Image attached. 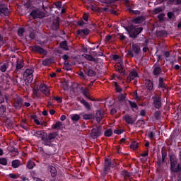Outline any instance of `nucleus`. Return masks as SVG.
<instances>
[{
	"label": "nucleus",
	"mask_w": 181,
	"mask_h": 181,
	"mask_svg": "<svg viewBox=\"0 0 181 181\" xmlns=\"http://www.w3.org/2000/svg\"><path fill=\"white\" fill-rule=\"evenodd\" d=\"M125 30L127 32L129 37L132 39H136L138 37V35L142 33L144 28L142 27H136L134 25H130L129 26L125 27Z\"/></svg>",
	"instance_id": "nucleus-1"
},
{
	"label": "nucleus",
	"mask_w": 181,
	"mask_h": 181,
	"mask_svg": "<svg viewBox=\"0 0 181 181\" xmlns=\"http://www.w3.org/2000/svg\"><path fill=\"white\" fill-rule=\"evenodd\" d=\"M170 169L172 173H179V172H181V164H177V158H176V156H175V154L170 156Z\"/></svg>",
	"instance_id": "nucleus-2"
},
{
	"label": "nucleus",
	"mask_w": 181,
	"mask_h": 181,
	"mask_svg": "<svg viewBox=\"0 0 181 181\" xmlns=\"http://www.w3.org/2000/svg\"><path fill=\"white\" fill-rule=\"evenodd\" d=\"M115 162L112 161L111 159L105 158L104 168L101 173V175L103 177H105L107 175L110 173V170H111V168H115Z\"/></svg>",
	"instance_id": "nucleus-3"
},
{
	"label": "nucleus",
	"mask_w": 181,
	"mask_h": 181,
	"mask_svg": "<svg viewBox=\"0 0 181 181\" xmlns=\"http://www.w3.org/2000/svg\"><path fill=\"white\" fill-rule=\"evenodd\" d=\"M161 156L162 158H160V157H158L156 162L157 169H160L162 163H165V159H166V157L168 156V151L164 148H161Z\"/></svg>",
	"instance_id": "nucleus-4"
},
{
	"label": "nucleus",
	"mask_w": 181,
	"mask_h": 181,
	"mask_svg": "<svg viewBox=\"0 0 181 181\" xmlns=\"http://www.w3.org/2000/svg\"><path fill=\"white\" fill-rule=\"evenodd\" d=\"M141 53V47L138 44H133L132 46V49L127 51V56H130V57H134V54H139Z\"/></svg>",
	"instance_id": "nucleus-5"
},
{
	"label": "nucleus",
	"mask_w": 181,
	"mask_h": 181,
	"mask_svg": "<svg viewBox=\"0 0 181 181\" xmlns=\"http://www.w3.org/2000/svg\"><path fill=\"white\" fill-rule=\"evenodd\" d=\"M152 98L154 108L156 110H160V108H162V97H160L159 95H155L152 97Z\"/></svg>",
	"instance_id": "nucleus-6"
},
{
	"label": "nucleus",
	"mask_w": 181,
	"mask_h": 181,
	"mask_svg": "<svg viewBox=\"0 0 181 181\" xmlns=\"http://www.w3.org/2000/svg\"><path fill=\"white\" fill-rule=\"evenodd\" d=\"M30 16L33 19H42L45 18V12L40 11L39 9H34L30 13Z\"/></svg>",
	"instance_id": "nucleus-7"
},
{
	"label": "nucleus",
	"mask_w": 181,
	"mask_h": 181,
	"mask_svg": "<svg viewBox=\"0 0 181 181\" xmlns=\"http://www.w3.org/2000/svg\"><path fill=\"white\" fill-rule=\"evenodd\" d=\"M34 72L33 69H28L24 71L23 77L27 80L28 83H32L33 81Z\"/></svg>",
	"instance_id": "nucleus-8"
},
{
	"label": "nucleus",
	"mask_w": 181,
	"mask_h": 181,
	"mask_svg": "<svg viewBox=\"0 0 181 181\" xmlns=\"http://www.w3.org/2000/svg\"><path fill=\"white\" fill-rule=\"evenodd\" d=\"M23 105V100L22 98L17 96L13 101V107L16 110H21Z\"/></svg>",
	"instance_id": "nucleus-9"
},
{
	"label": "nucleus",
	"mask_w": 181,
	"mask_h": 181,
	"mask_svg": "<svg viewBox=\"0 0 181 181\" xmlns=\"http://www.w3.org/2000/svg\"><path fill=\"white\" fill-rule=\"evenodd\" d=\"M33 136L37 138L38 139L42 140V141L44 142L46 141L47 138V133L42 130H38V131L34 132Z\"/></svg>",
	"instance_id": "nucleus-10"
},
{
	"label": "nucleus",
	"mask_w": 181,
	"mask_h": 181,
	"mask_svg": "<svg viewBox=\"0 0 181 181\" xmlns=\"http://www.w3.org/2000/svg\"><path fill=\"white\" fill-rule=\"evenodd\" d=\"M84 74L88 77H95L97 76V72L93 69L91 66H86L84 68Z\"/></svg>",
	"instance_id": "nucleus-11"
},
{
	"label": "nucleus",
	"mask_w": 181,
	"mask_h": 181,
	"mask_svg": "<svg viewBox=\"0 0 181 181\" xmlns=\"http://www.w3.org/2000/svg\"><path fill=\"white\" fill-rule=\"evenodd\" d=\"M101 129L102 128L100 126L97 127L96 128H93L90 133L91 138L93 139H97L98 136H101Z\"/></svg>",
	"instance_id": "nucleus-12"
},
{
	"label": "nucleus",
	"mask_w": 181,
	"mask_h": 181,
	"mask_svg": "<svg viewBox=\"0 0 181 181\" xmlns=\"http://www.w3.org/2000/svg\"><path fill=\"white\" fill-rule=\"evenodd\" d=\"M32 50L34 52V53H39V54H43L44 56L47 54V51L39 45L33 46Z\"/></svg>",
	"instance_id": "nucleus-13"
},
{
	"label": "nucleus",
	"mask_w": 181,
	"mask_h": 181,
	"mask_svg": "<svg viewBox=\"0 0 181 181\" xmlns=\"http://www.w3.org/2000/svg\"><path fill=\"white\" fill-rule=\"evenodd\" d=\"M153 74L156 77H159L162 74V68L159 64H155L153 66Z\"/></svg>",
	"instance_id": "nucleus-14"
},
{
	"label": "nucleus",
	"mask_w": 181,
	"mask_h": 181,
	"mask_svg": "<svg viewBox=\"0 0 181 181\" xmlns=\"http://www.w3.org/2000/svg\"><path fill=\"white\" fill-rule=\"evenodd\" d=\"M136 77H139L138 72L135 69H133L129 74L127 78V83H131L132 80H135Z\"/></svg>",
	"instance_id": "nucleus-15"
},
{
	"label": "nucleus",
	"mask_w": 181,
	"mask_h": 181,
	"mask_svg": "<svg viewBox=\"0 0 181 181\" xmlns=\"http://www.w3.org/2000/svg\"><path fill=\"white\" fill-rule=\"evenodd\" d=\"M40 88L42 94H45V95H46V97H49V95H50V89L49 88H47V86H46V84L41 83L40 85Z\"/></svg>",
	"instance_id": "nucleus-16"
},
{
	"label": "nucleus",
	"mask_w": 181,
	"mask_h": 181,
	"mask_svg": "<svg viewBox=\"0 0 181 181\" xmlns=\"http://www.w3.org/2000/svg\"><path fill=\"white\" fill-rule=\"evenodd\" d=\"M145 86L147 93H151V91H153V82H152V81H151L150 79H146Z\"/></svg>",
	"instance_id": "nucleus-17"
},
{
	"label": "nucleus",
	"mask_w": 181,
	"mask_h": 181,
	"mask_svg": "<svg viewBox=\"0 0 181 181\" xmlns=\"http://www.w3.org/2000/svg\"><path fill=\"white\" fill-rule=\"evenodd\" d=\"M60 28V21H59V17L54 19L51 24V29L52 30H59Z\"/></svg>",
	"instance_id": "nucleus-18"
},
{
	"label": "nucleus",
	"mask_w": 181,
	"mask_h": 181,
	"mask_svg": "<svg viewBox=\"0 0 181 181\" xmlns=\"http://www.w3.org/2000/svg\"><path fill=\"white\" fill-rule=\"evenodd\" d=\"M94 117L98 124H100V122L103 121V118H104V111H103L102 110H98L95 113V115H94Z\"/></svg>",
	"instance_id": "nucleus-19"
},
{
	"label": "nucleus",
	"mask_w": 181,
	"mask_h": 181,
	"mask_svg": "<svg viewBox=\"0 0 181 181\" xmlns=\"http://www.w3.org/2000/svg\"><path fill=\"white\" fill-rule=\"evenodd\" d=\"M125 66H124L123 62H119V65L116 67V71L120 73L121 76H125Z\"/></svg>",
	"instance_id": "nucleus-20"
},
{
	"label": "nucleus",
	"mask_w": 181,
	"mask_h": 181,
	"mask_svg": "<svg viewBox=\"0 0 181 181\" xmlns=\"http://www.w3.org/2000/svg\"><path fill=\"white\" fill-rule=\"evenodd\" d=\"M0 15H4V16L9 15V9L4 4L0 5Z\"/></svg>",
	"instance_id": "nucleus-21"
},
{
	"label": "nucleus",
	"mask_w": 181,
	"mask_h": 181,
	"mask_svg": "<svg viewBox=\"0 0 181 181\" xmlns=\"http://www.w3.org/2000/svg\"><path fill=\"white\" fill-rule=\"evenodd\" d=\"M56 136H57V132H51L49 134H47V139L45 141H49L51 142H53L54 139H56Z\"/></svg>",
	"instance_id": "nucleus-22"
},
{
	"label": "nucleus",
	"mask_w": 181,
	"mask_h": 181,
	"mask_svg": "<svg viewBox=\"0 0 181 181\" xmlns=\"http://www.w3.org/2000/svg\"><path fill=\"white\" fill-rule=\"evenodd\" d=\"M10 65L11 63L9 62H4V64L1 63V64H0V71H1V73H5V71L9 69Z\"/></svg>",
	"instance_id": "nucleus-23"
},
{
	"label": "nucleus",
	"mask_w": 181,
	"mask_h": 181,
	"mask_svg": "<svg viewBox=\"0 0 181 181\" xmlns=\"http://www.w3.org/2000/svg\"><path fill=\"white\" fill-rule=\"evenodd\" d=\"M124 121H126L127 123L130 124V125H134V124H135V119H134V118H132V117L126 115L124 117Z\"/></svg>",
	"instance_id": "nucleus-24"
},
{
	"label": "nucleus",
	"mask_w": 181,
	"mask_h": 181,
	"mask_svg": "<svg viewBox=\"0 0 181 181\" xmlns=\"http://www.w3.org/2000/svg\"><path fill=\"white\" fill-rule=\"evenodd\" d=\"M158 88H163V91L168 90V87L165 85V81L162 77L158 78Z\"/></svg>",
	"instance_id": "nucleus-25"
},
{
	"label": "nucleus",
	"mask_w": 181,
	"mask_h": 181,
	"mask_svg": "<svg viewBox=\"0 0 181 181\" xmlns=\"http://www.w3.org/2000/svg\"><path fill=\"white\" fill-rule=\"evenodd\" d=\"M49 172L51 173L52 177H56L57 176V170L56 169V167L49 165Z\"/></svg>",
	"instance_id": "nucleus-26"
},
{
	"label": "nucleus",
	"mask_w": 181,
	"mask_h": 181,
	"mask_svg": "<svg viewBox=\"0 0 181 181\" xmlns=\"http://www.w3.org/2000/svg\"><path fill=\"white\" fill-rule=\"evenodd\" d=\"M81 104H83V107L87 110L88 111H90L91 110V105L88 103V102L86 101L84 99H81L80 100Z\"/></svg>",
	"instance_id": "nucleus-27"
},
{
	"label": "nucleus",
	"mask_w": 181,
	"mask_h": 181,
	"mask_svg": "<svg viewBox=\"0 0 181 181\" xmlns=\"http://www.w3.org/2000/svg\"><path fill=\"white\" fill-rule=\"evenodd\" d=\"M82 57L84 59H86V60H88V62H94V63H97V59L95 58H93V56L88 54H83Z\"/></svg>",
	"instance_id": "nucleus-28"
},
{
	"label": "nucleus",
	"mask_w": 181,
	"mask_h": 181,
	"mask_svg": "<svg viewBox=\"0 0 181 181\" xmlns=\"http://www.w3.org/2000/svg\"><path fill=\"white\" fill-rule=\"evenodd\" d=\"M77 35H79V36H83V35H86L87 36L88 35H90V30L88 28L78 30L77 31Z\"/></svg>",
	"instance_id": "nucleus-29"
},
{
	"label": "nucleus",
	"mask_w": 181,
	"mask_h": 181,
	"mask_svg": "<svg viewBox=\"0 0 181 181\" xmlns=\"http://www.w3.org/2000/svg\"><path fill=\"white\" fill-rule=\"evenodd\" d=\"M83 119L88 121V119H94L95 116L93 113L84 114L83 115Z\"/></svg>",
	"instance_id": "nucleus-30"
},
{
	"label": "nucleus",
	"mask_w": 181,
	"mask_h": 181,
	"mask_svg": "<svg viewBox=\"0 0 181 181\" xmlns=\"http://www.w3.org/2000/svg\"><path fill=\"white\" fill-rule=\"evenodd\" d=\"M25 66V63L22 59H17L16 70H21Z\"/></svg>",
	"instance_id": "nucleus-31"
},
{
	"label": "nucleus",
	"mask_w": 181,
	"mask_h": 181,
	"mask_svg": "<svg viewBox=\"0 0 181 181\" xmlns=\"http://www.w3.org/2000/svg\"><path fill=\"white\" fill-rule=\"evenodd\" d=\"M11 166L14 169H16V168H19L21 166V160H13L11 162Z\"/></svg>",
	"instance_id": "nucleus-32"
},
{
	"label": "nucleus",
	"mask_w": 181,
	"mask_h": 181,
	"mask_svg": "<svg viewBox=\"0 0 181 181\" xmlns=\"http://www.w3.org/2000/svg\"><path fill=\"white\" fill-rule=\"evenodd\" d=\"M0 117H6V106L0 107Z\"/></svg>",
	"instance_id": "nucleus-33"
},
{
	"label": "nucleus",
	"mask_w": 181,
	"mask_h": 181,
	"mask_svg": "<svg viewBox=\"0 0 181 181\" xmlns=\"http://www.w3.org/2000/svg\"><path fill=\"white\" fill-rule=\"evenodd\" d=\"M122 176H123L124 180H127V177L130 178L132 176V174L127 170H124L122 171Z\"/></svg>",
	"instance_id": "nucleus-34"
},
{
	"label": "nucleus",
	"mask_w": 181,
	"mask_h": 181,
	"mask_svg": "<svg viewBox=\"0 0 181 181\" xmlns=\"http://www.w3.org/2000/svg\"><path fill=\"white\" fill-rule=\"evenodd\" d=\"M156 35L160 37H166L168 36V32L165 30L156 31Z\"/></svg>",
	"instance_id": "nucleus-35"
},
{
	"label": "nucleus",
	"mask_w": 181,
	"mask_h": 181,
	"mask_svg": "<svg viewBox=\"0 0 181 181\" xmlns=\"http://www.w3.org/2000/svg\"><path fill=\"white\" fill-rule=\"evenodd\" d=\"M59 46L64 50H69V46L67 45V41L66 40L61 42Z\"/></svg>",
	"instance_id": "nucleus-36"
},
{
	"label": "nucleus",
	"mask_w": 181,
	"mask_h": 181,
	"mask_svg": "<svg viewBox=\"0 0 181 181\" xmlns=\"http://www.w3.org/2000/svg\"><path fill=\"white\" fill-rule=\"evenodd\" d=\"M82 93H83L84 97H86V98H88V100H91V98H90V95H88L90 93L88 88L83 89Z\"/></svg>",
	"instance_id": "nucleus-37"
},
{
	"label": "nucleus",
	"mask_w": 181,
	"mask_h": 181,
	"mask_svg": "<svg viewBox=\"0 0 181 181\" xmlns=\"http://www.w3.org/2000/svg\"><path fill=\"white\" fill-rule=\"evenodd\" d=\"M71 121L74 122H78L80 121V115L74 114L71 117Z\"/></svg>",
	"instance_id": "nucleus-38"
},
{
	"label": "nucleus",
	"mask_w": 181,
	"mask_h": 181,
	"mask_svg": "<svg viewBox=\"0 0 181 181\" xmlns=\"http://www.w3.org/2000/svg\"><path fill=\"white\" fill-rule=\"evenodd\" d=\"M8 103V97L6 95H2V92H0V104H2V103Z\"/></svg>",
	"instance_id": "nucleus-39"
},
{
	"label": "nucleus",
	"mask_w": 181,
	"mask_h": 181,
	"mask_svg": "<svg viewBox=\"0 0 181 181\" xmlns=\"http://www.w3.org/2000/svg\"><path fill=\"white\" fill-rule=\"evenodd\" d=\"M81 80H84L85 81H88V78L87 77L86 74H84L83 71H80L78 74Z\"/></svg>",
	"instance_id": "nucleus-40"
},
{
	"label": "nucleus",
	"mask_w": 181,
	"mask_h": 181,
	"mask_svg": "<svg viewBox=\"0 0 181 181\" xmlns=\"http://www.w3.org/2000/svg\"><path fill=\"white\" fill-rule=\"evenodd\" d=\"M162 115V112L160 110H157L154 112V117L157 121H159L161 117L160 115Z\"/></svg>",
	"instance_id": "nucleus-41"
},
{
	"label": "nucleus",
	"mask_w": 181,
	"mask_h": 181,
	"mask_svg": "<svg viewBox=\"0 0 181 181\" xmlns=\"http://www.w3.org/2000/svg\"><path fill=\"white\" fill-rule=\"evenodd\" d=\"M105 136H107L110 138V136H112V129H107L105 131L104 133Z\"/></svg>",
	"instance_id": "nucleus-42"
},
{
	"label": "nucleus",
	"mask_w": 181,
	"mask_h": 181,
	"mask_svg": "<svg viewBox=\"0 0 181 181\" xmlns=\"http://www.w3.org/2000/svg\"><path fill=\"white\" fill-rule=\"evenodd\" d=\"M29 37L32 40H35V39L36 38V31H35L34 30H30Z\"/></svg>",
	"instance_id": "nucleus-43"
},
{
	"label": "nucleus",
	"mask_w": 181,
	"mask_h": 181,
	"mask_svg": "<svg viewBox=\"0 0 181 181\" xmlns=\"http://www.w3.org/2000/svg\"><path fill=\"white\" fill-rule=\"evenodd\" d=\"M129 105H130L131 108L134 110H138V105L135 102H132L131 100H129Z\"/></svg>",
	"instance_id": "nucleus-44"
},
{
	"label": "nucleus",
	"mask_w": 181,
	"mask_h": 181,
	"mask_svg": "<svg viewBox=\"0 0 181 181\" xmlns=\"http://www.w3.org/2000/svg\"><path fill=\"white\" fill-rule=\"evenodd\" d=\"M19 80L22 81V78L17 77L12 79L13 86H19Z\"/></svg>",
	"instance_id": "nucleus-45"
},
{
	"label": "nucleus",
	"mask_w": 181,
	"mask_h": 181,
	"mask_svg": "<svg viewBox=\"0 0 181 181\" xmlns=\"http://www.w3.org/2000/svg\"><path fill=\"white\" fill-rule=\"evenodd\" d=\"M0 165L6 166L8 165V159L6 158H0Z\"/></svg>",
	"instance_id": "nucleus-46"
},
{
	"label": "nucleus",
	"mask_w": 181,
	"mask_h": 181,
	"mask_svg": "<svg viewBox=\"0 0 181 181\" xmlns=\"http://www.w3.org/2000/svg\"><path fill=\"white\" fill-rule=\"evenodd\" d=\"M24 33H25V28H18V30L17 31L18 36H19L20 37H22V36H23Z\"/></svg>",
	"instance_id": "nucleus-47"
},
{
	"label": "nucleus",
	"mask_w": 181,
	"mask_h": 181,
	"mask_svg": "<svg viewBox=\"0 0 181 181\" xmlns=\"http://www.w3.org/2000/svg\"><path fill=\"white\" fill-rule=\"evenodd\" d=\"M62 125H63L62 122L57 121L54 124H53L52 128L53 129H59Z\"/></svg>",
	"instance_id": "nucleus-48"
},
{
	"label": "nucleus",
	"mask_w": 181,
	"mask_h": 181,
	"mask_svg": "<svg viewBox=\"0 0 181 181\" xmlns=\"http://www.w3.org/2000/svg\"><path fill=\"white\" fill-rule=\"evenodd\" d=\"M140 156H142L143 158H146V159L144 160L146 162L148 160V156H149V151H144V153H141Z\"/></svg>",
	"instance_id": "nucleus-49"
},
{
	"label": "nucleus",
	"mask_w": 181,
	"mask_h": 181,
	"mask_svg": "<svg viewBox=\"0 0 181 181\" xmlns=\"http://www.w3.org/2000/svg\"><path fill=\"white\" fill-rule=\"evenodd\" d=\"M52 64V59H45L43 62H42V65L43 66H49Z\"/></svg>",
	"instance_id": "nucleus-50"
},
{
	"label": "nucleus",
	"mask_w": 181,
	"mask_h": 181,
	"mask_svg": "<svg viewBox=\"0 0 181 181\" xmlns=\"http://www.w3.org/2000/svg\"><path fill=\"white\" fill-rule=\"evenodd\" d=\"M27 168L28 169H33V168H35V163L32 160L28 161L27 163Z\"/></svg>",
	"instance_id": "nucleus-51"
},
{
	"label": "nucleus",
	"mask_w": 181,
	"mask_h": 181,
	"mask_svg": "<svg viewBox=\"0 0 181 181\" xmlns=\"http://www.w3.org/2000/svg\"><path fill=\"white\" fill-rule=\"evenodd\" d=\"M138 145H139V144L137 143V141H134L130 145V148H132V149H138V148H139Z\"/></svg>",
	"instance_id": "nucleus-52"
},
{
	"label": "nucleus",
	"mask_w": 181,
	"mask_h": 181,
	"mask_svg": "<svg viewBox=\"0 0 181 181\" xmlns=\"http://www.w3.org/2000/svg\"><path fill=\"white\" fill-rule=\"evenodd\" d=\"M119 0H105L103 4H107V5H111V4H115V2H118Z\"/></svg>",
	"instance_id": "nucleus-53"
},
{
	"label": "nucleus",
	"mask_w": 181,
	"mask_h": 181,
	"mask_svg": "<svg viewBox=\"0 0 181 181\" xmlns=\"http://www.w3.org/2000/svg\"><path fill=\"white\" fill-rule=\"evenodd\" d=\"M131 13H134V15H141V11L139 10H133L132 8L129 9Z\"/></svg>",
	"instance_id": "nucleus-54"
},
{
	"label": "nucleus",
	"mask_w": 181,
	"mask_h": 181,
	"mask_svg": "<svg viewBox=\"0 0 181 181\" xmlns=\"http://www.w3.org/2000/svg\"><path fill=\"white\" fill-rule=\"evenodd\" d=\"M33 93L36 98H40V93H39V90L35 89Z\"/></svg>",
	"instance_id": "nucleus-55"
},
{
	"label": "nucleus",
	"mask_w": 181,
	"mask_h": 181,
	"mask_svg": "<svg viewBox=\"0 0 181 181\" xmlns=\"http://www.w3.org/2000/svg\"><path fill=\"white\" fill-rule=\"evenodd\" d=\"M115 87L116 88L117 93H121V91H122V88H121V87H119V85H118L117 83H115Z\"/></svg>",
	"instance_id": "nucleus-56"
},
{
	"label": "nucleus",
	"mask_w": 181,
	"mask_h": 181,
	"mask_svg": "<svg viewBox=\"0 0 181 181\" xmlns=\"http://www.w3.org/2000/svg\"><path fill=\"white\" fill-rule=\"evenodd\" d=\"M52 142L53 141H48V140H45L44 141V145L45 146H53V144H52Z\"/></svg>",
	"instance_id": "nucleus-57"
},
{
	"label": "nucleus",
	"mask_w": 181,
	"mask_h": 181,
	"mask_svg": "<svg viewBox=\"0 0 181 181\" xmlns=\"http://www.w3.org/2000/svg\"><path fill=\"white\" fill-rule=\"evenodd\" d=\"M134 23H141V22H142V17L139 16L136 17L134 20Z\"/></svg>",
	"instance_id": "nucleus-58"
},
{
	"label": "nucleus",
	"mask_w": 181,
	"mask_h": 181,
	"mask_svg": "<svg viewBox=\"0 0 181 181\" xmlns=\"http://www.w3.org/2000/svg\"><path fill=\"white\" fill-rule=\"evenodd\" d=\"M9 177H11V179H18L19 177V175L18 174H13V173H11L8 175Z\"/></svg>",
	"instance_id": "nucleus-59"
},
{
	"label": "nucleus",
	"mask_w": 181,
	"mask_h": 181,
	"mask_svg": "<svg viewBox=\"0 0 181 181\" xmlns=\"http://www.w3.org/2000/svg\"><path fill=\"white\" fill-rule=\"evenodd\" d=\"M54 99L59 103L62 104L63 103V99L62 97H54Z\"/></svg>",
	"instance_id": "nucleus-60"
},
{
	"label": "nucleus",
	"mask_w": 181,
	"mask_h": 181,
	"mask_svg": "<svg viewBox=\"0 0 181 181\" xmlns=\"http://www.w3.org/2000/svg\"><path fill=\"white\" fill-rule=\"evenodd\" d=\"M63 69H64V70H66V71H69V70H71V65H64Z\"/></svg>",
	"instance_id": "nucleus-61"
},
{
	"label": "nucleus",
	"mask_w": 181,
	"mask_h": 181,
	"mask_svg": "<svg viewBox=\"0 0 181 181\" xmlns=\"http://www.w3.org/2000/svg\"><path fill=\"white\" fill-rule=\"evenodd\" d=\"M148 136L150 139H153L155 138V133H153V132H150Z\"/></svg>",
	"instance_id": "nucleus-62"
},
{
	"label": "nucleus",
	"mask_w": 181,
	"mask_h": 181,
	"mask_svg": "<svg viewBox=\"0 0 181 181\" xmlns=\"http://www.w3.org/2000/svg\"><path fill=\"white\" fill-rule=\"evenodd\" d=\"M54 5H55L56 8L59 9L60 8H62V1H57V2L54 3Z\"/></svg>",
	"instance_id": "nucleus-63"
},
{
	"label": "nucleus",
	"mask_w": 181,
	"mask_h": 181,
	"mask_svg": "<svg viewBox=\"0 0 181 181\" xmlns=\"http://www.w3.org/2000/svg\"><path fill=\"white\" fill-rule=\"evenodd\" d=\"M177 181H181V172L177 173Z\"/></svg>",
	"instance_id": "nucleus-64"
}]
</instances>
